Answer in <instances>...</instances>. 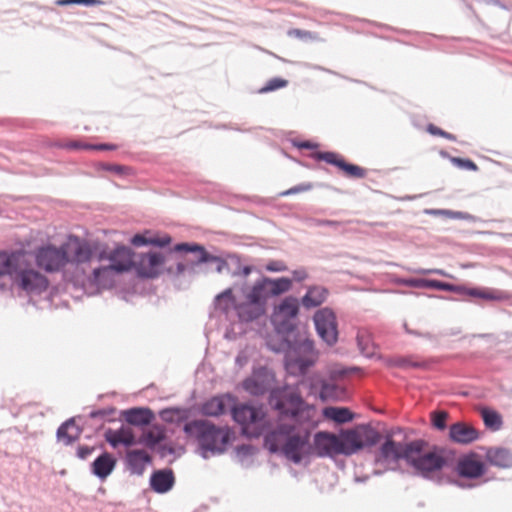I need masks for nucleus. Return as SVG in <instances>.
<instances>
[{
	"label": "nucleus",
	"instance_id": "35",
	"mask_svg": "<svg viewBox=\"0 0 512 512\" xmlns=\"http://www.w3.org/2000/svg\"><path fill=\"white\" fill-rule=\"evenodd\" d=\"M415 287L434 288L438 290L463 293L464 287L455 286L453 284L441 282L438 280H414L410 282Z\"/></svg>",
	"mask_w": 512,
	"mask_h": 512
},
{
	"label": "nucleus",
	"instance_id": "10",
	"mask_svg": "<svg viewBox=\"0 0 512 512\" xmlns=\"http://www.w3.org/2000/svg\"><path fill=\"white\" fill-rule=\"evenodd\" d=\"M298 313V299L293 296H288L274 307L271 321L279 333H290L296 327Z\"/></svg>",
	"mask_w": 512,
	"mask_h": 512
},
{
	"label": "nucleus",
	"instance_id": "60",
	"mask_svg": "<svg viewBox=\"0 0 512 512\" xmlns=\"http://www.w3.org/2000/svg\"><path fill=\"white\" fill-rule=\"evenodd\" d=\"M432 272L440 274V275H445L444 272L441 270H433Z\"/></svg>",
	"mask_w": 512,
	"mask_h": 512
},
{
	"label": "nucleus",
	"instance_id": "12",
	"mask_svg": "<svg viewBox=\"0 0 512 512\" xmlns=\"http://www.w3.org/2000/svg\"><path fill=\"white\" fill-rule=\"evenodd\" d=\"M314 323L318 335L328 345H334L338 340L336 315L330 308H322L314 315Z\"/></svg>",
	"mask_w": 512,
	"mask_h": 512
},
{
	"label": "nucleus",
	"instance_id": "21",
	"mask_svg": "<svg viewBox=\"0 0 512 512\" xmlns=\"http://www.w3.org/2000/svg\"><path fill=\"white\" fill-rule=\"evenodd\" d=\"M105 440L113 447L119 445L131 446L135 443V437L130 427L122 426L119 429H108L104 434Z\"/></svg>",
	"mask_w": 512,
	"mask_h": 512
},
{
	"label": "nucleus",
	"instance_id": "24",
	"mask_svg": "<svg viewBox=\"0 0 512 512\" xmlns=\"http://www.w3.org/2000/svg\"><path fill=\"white\" fill-rule=\"evenodd\" d=\"M328 296V290L322 286H310L301 299V304L306 309H312L323 304Z\"/></svg>",
	"mask_w": 512,
	"mask_h": 512
},
{
	"label": "nucleus",
	"instance_id": "57",
	"mask_svg": "<svg viewBox=\"0 0 512 512\" xmlns=\"http://www.w3.org/2000/svg\"><path fill=\"white\" fill-rule=\"evenodd\" d=\"M431 213L435 214V215H440V214L450 215V214H452L450 211H446V210H434Z\"/></svg>",
	"mask_w": 512,
	"mask_h": 512
},
{
	"label": "nucleus",
	"instance_id": "26",
	"mask_svg": "<svg viewBox=\"0 0 512 512\" xmlns=\"http://www.w3.org/2000/svg\"><path fill=\"white\" fill-rule=\"evenodd\" d=\"M230 400L228 395L215 396L203 404L202 413L206 416H220L226 412Z\"/></svg>",
	"mask_w": 512,
	"mask_h": 512
},
{
	"label": "nucleus",
	"instance_id": "41",
	"mask_svg": "<svg viewBox=\"0 0 512 512\" xmlns=\"http://www.w3.org/2000/svg\"><path fill=\"white\" fill-rule=\"evenodd\" d=\"M449 414L446 411H433L431 413V421L434 428L444 430L447 426Z\"/></svg>",
	"mask_w": 512,
	"mask_h": 512
},
{
	"label": "nucleus",
	"instance_id": "15",
	"mask_svg": "<svg viewBox=\"0 0 512 512\" xmlns=\"http://www.w3.org/2000/svg\"><path fill=\"white\" fill-rule=\"evenodd\" d=\"M301 349L305 353L304 355L289 354L287 356L286 368L291 374H305L307 370L316 362L317 355L313 351L311 345H303Z\"/></svg>",
	"mask_w": 512,
	"mask_h": 512
},
{
	"label": "nucleus",
	"instance_id": "49",
	"mask_svg": "<svg viewBox=\"0 0 512 512\" xmlns=\"http://www.w3.org/2000/svg\"><path fill=\"white\" fill-rule=\"evenodd\" d=\"M104 168L108 171L114 172L119 175L129 174L131 172V169L129 167L122 165H106L104 166Z\"/></svg>",
	"mask_w": 512,
	"mask_h": 512
},
{
	"label": "nucleus",
	"instance_id": "48",
	"mask_svg": "<svg viewBox=\"0 0 512 512\" xmlns=\"http://www.w3.org/2000/svg\"><path fill=\"white\" fill-rule=\"evenodd\" d=\"M427 130L432 135L441 136V137H444V138H447V139H454V137L451 134L443 131L442 129L436 127L433 124L428 125Z\"/></svg>",
	"mask_w": 512,
	"mask_h": 512
},
{
	"label": "nucleus",
	"instance_id": "52",
	"mask_svg": "<svg viewBox=\"0 0 512 512\" xmlns=\"http://www.w3.org/2000/svg\"><path fill=\"white\" fill-rule=\"evenodd\" d=\"M310 188H311L310 184H308V185H299V186H295L293 188H290L289 190H286V191L282 192L281 195L282 196H287V195H290V194H295V193L307 191Z\"/></svg>",
	"mask_w": 512,
	"mask_h": 512
},
{
	"label": "nucleus",
	"instance_id": "27",
	"mask_svg": "<svg viewBox=\"0 0 512 512\" xmlns=\"http://www.w3.org/2000/svg\"><path fill=\"white\" fill-rule=\"evenodd\" d=\"M487 461L500 468L512 467V451L506 448L495 447L487 450Z\"/></svg>",
	"mask_w": 512,
	"mask_h": 512
},
{
	"label": "nucleus",
	"instance_id": "33",
	"mask_svg": "<svg viewBox=\"0 0 512 512\" xmlns=\"http://www.w3.org/2000/svg\"><path fill=\"white\" fill-rule=\"evenodd\" d=\"M243 388L252 395H262L268 390V382L265 375L253 374L243 381Z\"/></svg>",
	"mask_w": 512,
	"mask_h": 512
},
{
	"label": "nucleus",
	"instance_id": "51",
	"mask_svg": "<svg viewBox=\"0 0 512 512\" xmlns=\"http://www.w3.org/2000/svg\"><path fill=\"white\" fill-rule=\"evenodd\" d=\"M93 451H94L93 447L79 446L78 450H77V456L80 459L85 460V459H87L92 454Z\"/></svg>",
	"mask_w": 512,
	"mask_h": 512
},
{
	"label": "nucleus",
	"instance_id": "30",
	"mask_svg": "<svg viewBox=\"0 0 512 512\" xmlns=\"http://www.w3.org/2000/svg\"><path fill=\"white\" fill-rule=\"evenodd\" d=\"M254 302L245 297V301L237 302L235 306V311L237 312L238 317L242 321H253L265 313V308L262 307L261 311H255Z\"/></svg>",
	"mask_w": 512,
	"mask_h": 512
},
{
	"label": "nucleus",
	"instance_id": "39",
	"mask_svg": "<svg viewBox=\"0 0 512 512\" xmlns=\"http://www.w3.org/2000/svg\"><path fill=\"white\" fill-rule=\"evenodd\" d=\"M481 416L486 427L492 430H499L502 426V418L499 413L494 410L483 408Z\"/></svg>",
	"mask_w": 512,
	"mask_h": 512
},
{
	"label": "nucleus",
	"instance_id": "36",
	"mask_svg": "<svg viewBox=\"0 0 512 512\" xmlns=\"http://www.w3.org/2000/svg\"><path fill=\"white\" fill-rule=\"evenodd\" d=\"M323 415L337 423H346L353 419L351 411L344 407H326L323 410Z\"/></svg>",
	"mask_w": 512,
	"mask_h": 512
},
{
	"label": "nucleus",
	"instance_id": "3",
	"mask_svg": "<svg viewBox=\"0 0 512 512\" xmlns=\"http://www.w3.org/2000/svg\"><path fill=\"white\" fill-rule=\"evenodd\" d=\"M310 437L308 429L282 423L267 436L266 441L270 444L271 451L275 452L280 448L287 459L300 463L311 452Z\"/></svg>",
	"mask_w": 512,
	"mask_h": 512
},
{
	"label": "nucleus",
	"instance_id": "43",
	"mask_svg": "<svg viewBox=\"0 0 512 512\" xmlns=\"http://www.w3.org/2000/svg\"><path fill=\"white\" fill-rule=\"evenodd\" d=\"M393 365L399 366V367H414V368H418V367H423L424 366V362L418 360L417 358H415L413 356H409V357L396 358L395 360H393Z\"/></svg>",
	"mask_w": 512,
	"mask_h": 512
},
{
	"label": "nucleus",
	"instance_id": "47",
	"mask_svg": "<svg viewBox=\"0 0 512 512\" xmlns=\"http://www.w3.org/2000/svg\"><path fill=\"white\" fill-rule=\"evenodd\" d=\"M288 267L282 260H270L265 265V270L268 272H284L287 271Z\"/></svg>",
	"mask_w": 512,
	"mask_h": 512
},
{
	"label": "nucleus",
	"instance_id": "9",
	"mask_svg": "<svg viewBox=\"0 0 512 512\" xmlns=\"http://www.w3.org/2000/svg\"><path fill=\"white\" fill-rule=\"evenodd\" d=\"M233 419L249 437H259L265 428V414L261 408L241 404L232 410Z\"/></svg>",
	"mask_w": 512,
	"mask_h": 512
},
{
	"label": "nucleus",
	"instance_id": "16",
	"mask_svg": "<svg viewBox=\"0 0 512 512\" xmlns=\"http://www.w3.org/2000/svg\"><path fill=\"white\" fill-rule=\"evenodd\" d=\"M165 257L160 253H146L141 255L136 264V270L139 276L145 278H155L163 271Z\"/></svg>",
	"mask_w": 512,
	"mask_h": 512
},
{
	"label": "nucleus",
	"instance_id": "17",
	"mask_svg": "<svg viewBox=\"0 0 512 512\" xmlns=\"http://www.w3.org/2000/svg\"><path fill=\"white\" fill-rule=\"evenodd\" d=\"M457 473L466 478H478L485 473V465L477 454L461 457L456 466Z\"/></svg>",
	"mask_w": 512,
	"mask_h": 512
},
{
	"label": "nucleus",
	"instance_id": "50",
	"mask_svg": "<svg viewBox=\"0 0 512 512\" xmlns=\"http://www.w3.org/2000/svg\"><path fill=\"white\" fill-rule=\"evenodd\" d=\"M61 147L63 148H66V149H86V150H89L92 148V145L91 144H85V143H82V142H79V141H72V142H69L65 145H62Z\"/></svg>",
	"mask_w": 512,
	"mask_h": 512
},
{
	"label": "nucleus",
	"instance_id": "20",
	"mask_svg": "<svg viewBox=\"0 0 512 512\" xmlns=\"http://www.w3.org/2000/svg\"><path fill=\"white\" fill-rule=\"evenodd\" d=\"M172 239L168 234L153 233L149 230L142 234H136L131 239V244L135 247L153 245L157 247H165L171 243Z\"/></svg>",
	"mask_w": 512,
	"mask_h": 512
},
{
	"label": "nucleus",
	"instance_id": "11",
	"mask_svg": "<svg viewBox=\"0 0 512 512\" xmlns=\"http://www.w3.org/2000/svg\"><path fill=\"white\" fill-rule=\"evenodd\" d=\"M35 263L38 268L48 273L61 271L69 263V258L63 246L46 244L38 247L34 252Z\"/></svg>",
	"mask_w": 512,
	"mask_h": 512
},
{
	"label": "nucleus",
	"instance_id": "23",
	"mask_svg": "<svg viewBox=\"0 0 512 512\" xmlns=\"http://www.w3.org/2000/svg\"><path fill=\"white\" fill-rule=\"evenodd\" d=\"M116 466V459L110 453H103L92 463V472L98 478L106 479Z\"/></svg>",
	"mask_w": 512,
	"mask_h": 512
},
{
	"label": "nucleus",
	"instance_id": "37",
	"mask_svg": "<svg viewBox=\"0 0 512 512\" xmlns=\"http://www.w3.org/2000/svg\"><path fill=\"white\" fill-rule=\"evenodd\" d=\"M165 438V431L162 427L154 425L146 430L140 439V442L148 447H154Z\"/></svg>",
	"mask_w": 512,
	"mask_h": 512
},
{
	"label": "nucleus",
	"instance_id": "53",
	"mask_svg": "<svg viewBox=\"0 0 512 512\" xmlns=\"http://www.w3.org/2000/svg\"><path fill=\"white\" fill-rule=\"evenodd\" d=\"M292 275H293L294 280L297 282H302L305 279H307V277H308L307 271L303 268L294 270L292 272Z\"/></svg>",
	"mask_w": 512,
	"mask_h": 512
},
{
	"label": "nucleus",
	"instance_id": "2",
	"mask_svg": "<svg viewBox=\"0 0 512 512\" xmlns=\"http://www.w3.org/2000/svg\"><path fill=\"white\" fill-rule=\"evenodd\" d=\"M9 275L13 282L28 294H41L48 288L49 281L39 271L24 267V253L0 252V276Z\"/></svg>",
	"mask_w": 512,
	"mask_h": 512
},
{
	"label": "nucleus",
	"instance_id": "54",
	"mask_svg": "<svg viewBox=\"0 0 512 512\" xmlns=\"http://www.w3.org/2000/svg\"><path fill=\"white\" fill-rule=\"evenodd\" d=\"M458 163H460L463 167L469 170H477V165L471 161V160H464V159H455Z\"/></svg>",
	"mask_w": 512,
	"mask_h": 512
},
{
	"label": "nucleus",
	"instance_id": "55",
	"mask_svg": "<svg viewBox=\"0 0 512 512\" xmlns=\"http://www.w3.org/2000/svg\"><path fill=\"white\" fill-rule=\"evenodd\" d=\"M118 148L115 144H97L92 145V150H116Z\"/></svg>",
	"mask_w": 512,
	"mask_h": 512
},
{
	"label": "nucleus",
	"instance_id": "13",
	"mask_svg": "<svg viewBox=\"0 0 512 512\" xmlns=\"http://www.w3.org/2000/svg\"><path fill=\"white\" fill-rule=\"evenodd\" d=\"M62 246L69 258V263H87L95 252L94 244L73 235L69 236Z\"/></svg>",
	"mask_w": 512,
	"mask_h": 512
},
{
	"label": "nucleus",
	"instance_id": "61",
	"mask_svg": "<svg viewBox=\"0 0 512 512\" xmlns=\"http://www.w3.org/2000/svg\"><path fill=\"white\" fill-rule=\"evenodd\" d=\"M455 217H460V213H454Z\"/></svg>",
	"mask_w": 512,
	"mask_h": 512
},
{
	"label": "nucleus",
	"instance_id": "8",
	"mask_svg": "<svg viewBox=\"0 0 512 512\" xmlns=\"http://www.w3.org/2000/svg\"><path fill=\"white\" fill-rule=\"evenodd\" d=\"M99 259H108L111 264L93 270V280L98 285L104 284L105 279L108 278L112 272L122 273L130 270L133 266V252L126 246H117L109 253L102 252L100 253Z\"/></svg>",
	"mask_w": 512,
	"mask_h": 512
},
{
	"label": "nucleus",
	"instance_id": "22",
	"mask_svg": "<svg viewBox=\"0 0 512 512\" xmlns=\"http://www.w3.org/2000/svg\"><path fill=\"white\" fill-rule=\"evenodd\" d=\"M463 294L471 297L480 298L487 301H506L510 299V294L506 291L494 288H465Z\"/></svg>",
	"mask_w": 512,
	"mask_h": 512
},
{
	"label": "nucleus",
	"instance_id": "4",
	"mask_svg": "<svg viewBox=\"0 0 512 512\" xmlns=\"http://www.w3.org/2000/svg\"><path fill=\"white\" fill-rule=\"evenodd\" d=\"M184 432L195 439L202 450L223 453L231 440L232 432L228 427H217L207 420H193L184 425Z\"/></svg>",
	"mask_w": 512,
	"mask_h": 512
},
{
	"label": "nucleus",
	"instance_id": "25",
	"mask_svg": "<svg viewBox=\"0 0 512 512\" xmlns=\"http://www.w3.org/2000/svg\"><path fill=\"white\" fill-rule=\"evenodd\" d=\"M270 297L264 279L257 281L250 291L246 294V298L254 302L255 311H261L262 307L266 309V301Z\"/></svg>",
	"mask_w": 512,
	"mask_h": 512
},
{
	"label": "nucleus",
	"instance_id": "46",
	"mask_svg": "<svg viewBox=\"0 0 512 512\" xmlns=\"http://www.w3.org/2000/svg\"><path fill=\"white\" fill-rule=\"evenodd\" d=\"M60 6H66L71 4H82L86 6H95V5H103L104 1L102 0H58L56 2Z\"/></svg>",
	"mask_w": 512,
	"mask_h": 512
},
{
	"label": "nucleus",
	"instance_id": "18",
	"mask_svg": "<svg viewBox=\"0 0 512 512\" xmlns=\"http://www.w3.org/2000/svg\"><path fill=\"white\" fill-rule=\"evenodd\" d=\"M479 436V431L466 422H456L449 428V439L457 444H470L476 441Z\"/></svg>",
	"mask_w": 512,
	"mask_h": 512
},
{
	"label": "nucleus",
	"instance_id": "32",
	"mask_svg": "<svg viewBox=\"0 0 512 512\" xmlns=\"http://www.w3.org/2000/svg\"><path fill=\"white\" fill-rule=\"evenodd\" d=\"M81 429L75 424L74 420H68L62 424L57 431L58 440L66 445L71 444L79 438Z\"/></svg>",
	"mask_w": 512,
	"mask_h": 512
},
{
	"label": "nucleus",
	"instance_id": "5",
	"mask_svg": "<svg viewBox=\"0 0 512 512\" xmlns=\"http://www.w3.org/2000/svg\"><path fill=\"white\" fill-rule=\"evenodd\" d=\"M427 446L428 443L422 439L401 443L387 437L375 452V464L383 470H393L397 467L399 460L403 459L409 463L412 452H422Z\"/></svg>",
	"mask_w": 512,
	"mask_h": 512
},
{
	"label": "nucleus",
	"instance_id": "40",
	"mask_svg": "<svg viewBox=\"0 0 512 512\" xmlns=\"http://www.w3.org/2000/svg\"><path fill=\"white\" fill-rule=\"evenodd\" d=\"M217 305L220 309H222L225 312H229L231 309L235 310L236 306V299L233 296L232 289L228 288L225 291H223L221 294H219L216 298Z\"/></svg>",
	"mask_w": 512,
	"mask_h": 512
},
{
	"label": "nucleus",
	"instance_id": "14",
	"mask_svg": "<svg viewBox=\"0 0 512 512\" xmlns=\"http://www.w3.org/2000/svg\"><path fill=\"white\" fill-rule=\"evenodd\" d=\"M312 158L318 161H325L328 164L338 167L347 177L350 178H364L366 171L364 168L347 163L345 159L335 152H315L311 155Z\"/></svg>",
	"mask_w": 512,
	"mask_h": 512
},
{
	"label": "nucleus",
	"instance_id": "31",
	"mask_svg": "<svg viewBox=\"0 0 512 512\" xmlns=\"http://www.w3.org/2000/svg\"><path fill=\"white\" fill-rule=\"evenodd\" d=\"M127 423L135 426H143L150 423L153 414L149 409L133 408L124 412Z\"/></svg>",
	"mask_w": 512,
	"mask_h": 512
},
{
	"label": "nucleus",
	"instance_id": "42",
	"mask_svg": "<svg viewBox=\"0 0 512 512\" xmlns=\"http://www.w3.org/2000/svg\"><path fill=\"white\" fill-rule=\"evenodd\" d=\"M287 85H288V81L285 80V79H282V78H272L269 81H267L265 86H263L259 90V92L260 93H268V92H271V91H275V90L284 88Z\"/></svg>",
	"mask_w": 512,
	"mask_h": 512
},
{
	"label": "nucleus",
	"instance_id": "45",
	"mask_svg": "<svg viewBox=\"0 0 512 512\" xmlns=\"http://www.w3.org/2000/svg\"><path fill=\"white\" fill-rule=\"evenodd\" d=\"M288 35L291 37L299 38L302 40H318L319 37L316 33L307 31V30H301V29H291L288 32Z\"/></svg>",
	"mask_w": 512,
	"mask_h": 512
},
{
	"label": "nucleus",
	"instance_id": "34",
	"mask_svg": "<svg viewBox=\"0 0 512 512\" xmlns=\"http://www.w3.org/2000/svg\"><path fill=\"white\" fill-rule=\"evenodd\" d=\"M263 279L270 296H279L290 291L292 288V280L287 277L277 279L264 277Z\"/></svg>",
	"mask_w": 512,
	"mask_h": 512
},
{
	"label": "nucleus",
	"instance_id": "58",
	"mask_svg": "<svg viewBox=\"0 0 512 512\" xmlns=\"http://www.w3.org/2000/svg\"><path fill=\"white\" fill-rule=\"evenodd\" d=\"M251 271H252V268L250 266H245L242 269V275L248 276L251 273Z\"/></svg>",
	"mask_w": 512,
	"mask_h": 512
},
{
	"label": "nucleus",
	"instance_id": "6",
	"mask_svg": "<svg viewBox=\"0 0 512 512\" xmlns=\"http://www.w3.org/2000/svg\"><path fill=\"white\" fill-rule=\"evenodd\" d=\"M276 408L283 414L292 417L294 423L301 429H308L311 433L320 423L317 419V409L314 405L304 402L296 392L286 393L283 399L276 404Z\"/></svg>",
	"mask_w": 512,
	"mask_h": 512
},
{
	"label": "nucleus",
	"instance_id": "28",
	"mask_svg": "<svg viewBox=\"0 0 512 512\" xmlns=\"http://www.w3.org/2000/svg\"><path fill=\"white\" fill-rule=\"evenodd\" d=\"M151 487L158 493H166L174 484V475L171 470H160L151 476Z\"/></svg>",
	"mask_w": 512,
	"mask_h": 512
},
{
	"label": "nucleus",
	"instance_id": "56",
	"mask_svg": "<svg viewBox=\"0 0 512 512\" xmlns=\"http://www.w3.org/2000/svg\"><path fill=\"white\" fill-rule=\"evenodd\" d=\"M299 148H304V149H314L317 147V144H314V143H311L309 141H305V142H301L299 145H298Z\"/></svg>",
	"mask_w": 512,
	"mask_h": 512
},
{
	"label": "nucleus",
	"instance_id": "59",
	"mask_svg": "<svg viewBox=\"0 0 512 512\" xmlns=\"http://www.w3.org/2000/svg\"><path fill=\"white\" fill-rule=\"evenodd\" d=\"M321 224H326V225H337L338 222L336 221H330V220H326V221H322Z\"/></svg>",
	"mask_w": 512,
	"mask_h": 512
},
{
	"label": "nucleus",
	"instance_id": "1",
	"mask_svg": "<svg viewBox=\"0 0 512 512\" xmlns=\"http://www.w3.org/2000/svg\"><path fill=\"white\" fill-rule=\"evenodd\" d=\"M381 434L368 425L342 430L338 435L319 431L314 435L311 451L319 457L351 456L379 443Z\"/></svg>",
	"mask_w": 512,
	"mask_h": 512
},
{
	"label": "nucleus",
	"instance_id": "19",
	"mask_svg": "<svg viewBox=\"0 0 512 512\" xmlns=\"http://www.w3.org/2000/svg\"><path fill=\"white\" fill-rule=\"evenodd\" d=\"M174 250L176 252H191L195 254L194 263H206V262H219L217 270L220 272L222 267L226 265V262L221 260L217 256L210 255L203 246L199 244L180 243L175 245Z\"/></svg>",
	"mask_w": 512,
	"mask_h": 512
},
{
	"label": "nucleus",
	"instance_id": "29",
	"mask_svg": "<svg viewBox=\"0 0 512 512\" xmlns=\"http://www.w3.org/2000/svg\"><path fill=\"white\" fill-rule=\"evenodd\" d=\"M150 461L151 457L145 450H131L127 453L128 467L135 474H142Z\"/></svg>",
	"mask_w": 512,
	"mask_h": 512
},
{
	"label": "nucleus",
	"instance_id": "7",
	"mask_svg": "<svg viewBox=\"0 0 512 512\" xmlns=\"http://www.w3.org/2000/svg\"><path fill=\"white\" fill-rule=\"evenodd\" d=\"M447 463L448 457L445 449L434 445L427 451L412 452L408 464L423 477L431 478L441 472L447 466Z\"/></svg>",
	"mask_w": 512,
	"mask_h": 512
},
{
	"label": "nucleus",
	"instance_id": "44",
	"mask_svg": "<svg viewBox=\"0 0 512 512\" xmlns=\"http://www.w3.org/2000/svg\"><path fill=\"white\" fill-rule=\"evenodd\" d=\"M336 390V385L323 381L319 396L322 401L334 399L336 398Z\"/></svg>",
	"mask_w": 512,
	"mask_h": 512
},
{
	"label": "nucleus",
	"instance_id": "38",
	"mask_svg": "<svg viewBox=\"0 0 512 512\" xmlns=\"http://www.w3.org/2000/svg\"><path fill=\"white\" fill-rule=\"evenodd\" d=\"M357 343L358 347L361 350L362 354L367 357H372L375 355L376 347L372 342L371 335L366 330H359L357 334Z\"/></svg>",
	"mask_w": 512,
	"mask_h": 512
}]
</instances>
